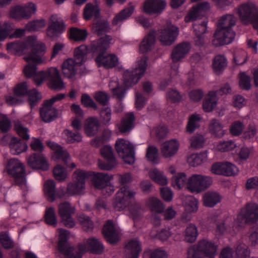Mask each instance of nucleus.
I'll list each match as a JSON object with an SVG mask.
<instances>
[{
	"label": "nucleus",
	"instance_id": "nucleus-1",
	"mask_svg": "<svg viewBox=\"0 0 258 258\" xmlns=\"http://www.w3.org/2000/svg\"><path fill=\"white\" fill-rule=\"evenodd\" d=\"M217 231L220 234H229L234 235L243 229L245 225L253 223L258 221V204L255 203H247L241 208L236 219L228 216L221 221H217Z\"/></svg>",
	"mask_w": 258,
	"mask_h": 258
},
{
	"label": "nucleus",
	"instance_id": "nucleus-2",
	"mask_svg": "<svg viewBox=\"0 0 258 258\" xmlns=\"http://www.w3.org/2000/svg\"><path fill=\"white\" fill-rule=\"evenodd\" d=\"M236 19L233 15L227 14L219 20L218 29L216 31L212 40L215 46H222L231 43L235 36L232 27L236 23Z\"/></svg>",
	"mask_w": 258,
	"mask_h": 258
},
{
	"label": "nucleus",
	"instance_id": "nucleus-3",
	"mask_svg": "<svg viewBox=\"0 0 258 258\" xmlns=\"http://www.w3.org/2000/svg\"><path fill=\"white\" fill-rule=\"evenodd\" d=\"M117 176L120 188L116 192L112 204L116 210L120 211L129 206V172Z\"/></svg>",
	"mask_w": 258,
	"mask_h": 258
},
{
	"label": "nucleus",
	"instance_id": "nucleus-4",
	"mask_svg": "<svg viewBox=\"0 0 258 258\" xmlns=\"http://www.w3.org/2000/svg\"><path fill=\"white\" fill-rule=\"evenodd\" d=\"M237 13L243 24H251L258 34V8L255 4L247 2L240 5L237 8Z\"/></svg>",
	"mask_w": 258,
	"mask_h": 258
},
{
	"label": "nucleus",
	"instance_id": "nucleus-5",
	"mask_svg": "<svg viewBox=\"0 0 258 258\" xmlns=\"http://www.w3.org/2000/svg\"><path fill=\"white\" fill-rule=\"evenodd\" d=\"M5 169L8 174L14 178L15 185L22 186L26 184L25 167L19 160L13 158L8 160Z\"/></svg>",
	"mask_w": 258,
	"mask_h": 258
},
{
	"label": "nucleus",
	"instance_id": "nucleus-6",
	"mask_svg": "<svg viewBox=\"0 0 258 258\" xmlns=\"http://www.w3.org/2000/svg\"><path fill=\"white\" fill-rule=\"evenodd\" d=\"M213 183L209 176L201 174H193L187 180L186 188L192 193L199 194L208 188Z\"/></svg>",
	"mask_w": 258,
	"mask_h": 258
},
{
	"label": "nucleus",
	"instance_id": "nucleus-7",
	"mask_svg": "<svg viewBox=\"0 0 258 258\" xmlns=\"http://www.w3.org/2000/svg\"><path fill=\"white\" fill-rule=\"evenodd\" d=\"M92 173L91 171L77 169L73 174V181L68 184L66 192L71 196L80 195L85 187V179L89 178Z\"/></svg>",
	"mask_w": 258,
	"mask_h": 258
},
{
	"label": "nucleus",
	"instance_id": "nucleus-8",
	"mask_svg": "<svg viewBox=\"0 0 258 258\" xmlns=\"http://www.w3.org/2000/svg\"><path fill=\"white\" fill-rule=\"evenodd\" d=\"M112 39L111 36L105 35L104 37L91 41L89 45H87L89 53L93 57H101L103 55L105 54L107 49L109 48Z\"/></svg>",
	"mask_w": 258,
	"mask_h": 258
},
{
	"label": "nucleus",
	"instance_id": "nucleus-9",
	"mask_svg": "<svg viewBox=\"0 0 258 258\" xmlns=\"http://www.w3.org/2000/svg\"><path fill=\"white\" fill-rule=\"evenodd\" d=\"M93 173L90 177H92V184L98 189H105L108 195H110L114 191L113 186L110 185V181L113 179V176L107 173L92 172Z\"/></svg>",
	"mask_w": 258,
	"mask_h": 258
},
{
	"label": "nucleus",
	"instance_id": "nucleus-10",
	"mask_svg": "<svg viewBox=\"0 0 258 258\" xmlns=\"http://www.w3.org/2000/svg\"><path fill=\"white\" fill-rule=\"evenodd\" d=\"M101 156L106 162L98 160V167L103 170H111L116 165V159L113 154V149L109 145H104L100 150Z\"/></svg>",
	"mask_w": 258,
	"mask_h": 258
},
{
	"label": "nucleus",
	"instance_id": "nucleus-11",
	"mask_svg": "<svg viewBox=\"0 0 258 258\" xmlns=\"http://www.w3.org/2000/svg\"><path fill=\"white\" fill-rule=\"evenodd\" d=\"M66 24L63 20L58 21L56 15L51 16L48 21V27L46 29V35L51 39L58 38L65 31Z\"/></svg>",
	"mask_w": 258,
	"mask_h": 258
},
{
	"label": "nucleus",
	"instance_id": "nucleus-12",
	"mask_svg": "<svg viewBox=\"0 0 258 258\" xmlns=\"http://www.w3.org/2000/svg\"><path fill=\"white\" fill-rule=\"evenodd\" d=\"M27 165L32 169L46 171L49 169V164L45 155L41 152L31 154L27 158Z\"/></svg>",
	"mask_w": 258,
	"mask_h": 258
},
{
	"label": "nucleus",
	"instance_id": "nucleus-13",
	"mask_svg": "<svg viewBox=\"0 0 258 258\" xmlns=\"http://www.w3.org/2000/svg\"><path fill=\"white\" fill-rule=\"evenodd\" d=\"M101 232L106 241L111 245H116L120 240L112 220H107L105 222Z\"/></svg>",
	"mask_w": 258,
	"mask_h": 258
},
{
	"label": "nucleus",
	"instance_id": "nucleus-14",
	"mask_svg": "<svg viewBox=\"0 0 258 258\" xmlns=\"http://www.w3.org/2000/svg\"><path fill=\"white\" fill-rule=\"evenodd\" d=\"M178 34V28L170 24L160 30L159 40L163 45H170L175 41Z\"/></svg>",
	"mask_w": 258,
	"mask_h": 258
},
{
	"label": "nucleus",
	"instance_id": "nucleus-15",
	"mask_svg": "<svg viewBox=\"0 0 258 258\" xmlns=\"http://www.w3.org/2000/svg\"><path fill=\"white\" fill-rule=\"evenodd\" d=\"M210 9L208 2L201 3L192 7L184 17V21L189 23L197 20L203 16Z\"/></svg>",
	"mask_w": 258,
	"mask_h": 258
},
{
	"label": "nucleus",
	"instance_id": "nucleus-16",
	"mask_svg": "<svg viewBox=\"0 0 258 258\" xmlns=\"http://www.w3.org/2000/svg\"><path fill=\"white\" fill-rule=\"evenodd\" d=\"M191 46L187 41L177 44L172 49L170 57L173 62H178L184 59L189 53Z\"/></svg>",
	"mask_w": 258,
	"mask_h": 258
},
{
	"label": "nucleus",
	"instance_id": "nucleus-17",
	"mask_svg": "<svg viewBox=\"0 0 258 258\" xmlns=\"http://www.w3.org/2000/svg\"><path fill=\"white\" fill-rule=\"evenodd\" d=\"M148 57L142 56L137 61V66L130 75V86L136 84L144 74L147 67Z\"/></svg>",
	"mask_w": 258,
	"mask_h": 258
},
{
	"label": "nucleus",
	"instance_id": "nucleus-18",
	"mask_svg": "<svg viewBox=\"0 0 258 258\" xmlns=\"http://www.w3.org/2000/svg\"><path fill=\"white\" fill-rule=\"evenodd\" d=\"M164 0H146L143 6V11L149 15L159 14L165 8Z\"/></svg>",
	"mask_w": 258,
	"mask_h": 258
},
{
	"label": "nucleus",
	"instance_id": "nucleus-19",
	"mask_svg": "<svg viewBox=\"0 0 258 258\" xmlns=\"http://www.w3.org/2000/svg\"><path fill=\"white\" fill-rule=\"evenodd\" d=\"M46 103L43 102L39 109V114L41 120L45 122L49 123L58 117V110L52 106H46Z\"/></svg>",
	"mask_w": 258,
	"mask_h": 258
},
{
	"label": "nucleus",
	"instance_id": "nucleus-20",
	"mask_svg": "<svg viewBox=\"0 0 258 258\" xmlns=\"http://www.w3.org/2000/svg\"><path fill=\"white\" fill-rule=\"evenodd\" d=\"M100 127L101 124L97 117H89L85 120L84 123V133L88 137H95L99 132Z\"/></svg>",
	"mask_w": 258,
	"mask_h": 258
},
{
	"label": "nucleus",
	"instance_id": "nucleus-21",
	"mask_svg": "<svg viewBox=\"0 0 258 258\" xmlns=\"http://www.w3.org/2000/svg\"><path fill=\"white\" fill-rule=\"evenodd\" d=\"M46 51V47L43 42L37 43L32 47L31 51L29 52L24 59L27 62H41V55Z\"/></svg>",
	"mask_w": 258,
	"mask_h": 258
},
{
	"label": "nucleus",
	"instance_id": "nucleus-22",
	"mask_svg": "<svg viewBox=\"0 0 258 258\" xmlns=\"http://www.w3.org/2000/svg\"><path fill=\"white\" fill-rule=\"evenodd\" d=\"M196 244L204 257L215 255L217 253L218 246L211 240L204 238L199 240Z\"/></svg>",
	"mask_w": 258,
	"mask_h": 258
},
{
	"label": "nucleus",
	"instance_id": "nucleus-23",
	"mask_svg": "<svg viewBox=\"0 0 258 258\" xmlns=\"http://www.w3.org/2000/svg\"><path fill=\"white\" fill-rule=\"evenodd\" d=\"M71 125L76 131L75 132H73L68 129L64 130V133L67 137L69 143L73 144L75 142L80 143L82 142V136L78 132L81 129V120L76 117L72 121Z\"/></svg>",
	"mask_w": 258,
	"mask_h": 258
},
{
	"label": "nucleus",
	"instance_id": "nucleus-24",
	"mask_svg": "<svg viewBox=\"0 0 258 258\" xmlns=\"http://www.w3.org/2000/svg\"><path fill=\"white\" fill-rule=\"evenodd\" d=\"M95 61L98 67H103L105 69H111L115 67L118 62L117 56L114 53H107L101 57H95Z\"/></svg>",
	"mask_w": 258,
	"mask_h": 258
},
{
	"label": "nucleus",
	"instance_id": "nucleus-25",
	"mask_svg": "<svg viewBox=\"0 0 258 258\" xmlns=\"http://www.w3.org/2000/svg\"><path fill=\"white\" fill-rule=\"evenodd\" d=\"M179 147V144L177 140L172 139L167 141L161 145V154L165 158H171L177 153Z\"/></svg>",
	"mask_w": 258,
	"mask_h": 258
},
{
	"label": "nucleus",
	"instance_id": "nucleus-26",
	"mask_svg": "<svg viewBox=\"0 0 258 258\" xmlns=\"http://www.w3.org/2000/svg\"><path fill=\"white\" fill-rule=\"evenodd\" d=\"M115 149L119 156L123 159L126 164H129V141L122 138L118 139L115 144Z\"/></svg>",
	"mask_w": 258,
	"mask_h": 258
},
{
	"label": "nucleus",
	"instance_id": "nucleus-27",
	"mask_svg": "<svg viewBox=\"0 0 258 258\" xmlns=\"http://www.w3.org/2000/svg\"><path fill=\"white\" fill-rule=\"evenodd\" d=\"M47 145L51 149L55 151L54 155L55 159H61L64 165L67 166L68 160L70 158L68 152L66 150H63L60 145L54 142L49 141L47 142Z\"/></svg>",
	"mask_w": 258,
	"mask_h": 258
},
{
	"label": "nucleus",
	"instance_id": "nucleus-28",
	"mask_svg": "<svg viewBox=\"0 0 258 258\" xmlns=\"http://www.w3.org/2000/svg\"><path fill=\"white\" fill-rule=\"evenodd\" d=\"M156 31L151 30L141 41L139 50L142 53H147L151 51L155 43Z\"/></svg>",
	"mask_w": 258,
	"mask_h": 258
},
{
	"label": "nucleus",
	"instance_id": "nucleus-29",
	"mask_svg": "<svg viewBox=\"0 0 258 258\" xmlns=\"http://www.w3.org/2000/svg\"><path fill=\"white\" fill-rule=\"evenodd\" d=\"M88 251L92 254H101L104 251L103 243L98 239L92 237L89 238L86 242Z\"/></svg>",
	"mask_w": 258,
	"mask_h": 258
},
{
	"label": "nucleus",
	"instance_id": "nucleus-30",
	"mask_svg": "<svg viewBox=\"0 0 258 258\" xmlns=\"http://www.w3.org/2000/svg\"><path fill=\"white\" fill-rule=\"evenodd\" d=\"M89 51L86 45L82 44L76 47L74 51L75 61L77 65L81 66L87 60V54Z\"/></svg>",
	"mask_w": 258,
	"mask_h": 258
},
{
	"label": "nucleus",
	"instance_id": "nucleus-31",
	"mask_svg": "<svg viewBox=\"0 0 258 258\" xmlns=\"http://www.w3.org/2000/svg\"><path fill=\"white\" fill-rule=\"evenodd\" d=\"M27 47V45L24 41L16 40L7 44V50L10 54L15 55H21L23 51Z\"/></svg>",
	"mask_w": 258,
	"mask_h": 258
},
{
	"label": "nucleus",
	"instance_id": "nucleus-32",
	"mask_svg": "<svg viewBox=\"0 0 258 258\" xmlns=\"http://www.w3.org/2000/svg\"><path fill=\"white\" fill-rule=\"evenodd\" d=\"M122 78L124 86L117 85L112 89L113 94L116 95L117 98L119 99L124 97L126 90L129 88V69L124 72Z\"/></svg>",
	"mask_w": 258,
	"mask_h": 258
},
{
	"label": "nucleus",
	"instance_id": "nucleus-33",
	"mask_svg": "<svg viewBox=\"0 0 258 258\" xmlns=\"http://www.w3.org/2000/svg\"><path fill=\"white\" fill-rule=\"evenodd\" d=\"M217 93L210 91L206 96L203 103V108L205 112H209L213 110L217 104Z\"/></svg>",
	"mask_w": 258,
	"mask_h": 258
},
{
	"label": "nucleus",
	"instance_id": "nucleus-34",
	"mask_svg": "<svg viewBox=\"0 0 258 258\" xmlns=\"http://www.w3.org/2000/svg\"><path fill=\"white\" fill-rule=\"evenodd\" d=\"M210 133L214 137L218 138L223 137L226 133L221 122L216 118L212 119L208 126Z\"/></svg>",
	"mask_w": 258,
	"mask_h": 258
},
{
	"label": "nucleus",
	"instance_id": "nucleus-35",
	"mask_svg": "<svg viewBox=\"0 0 258 258\" xmlns=\"http://www.w3.org/2000/svg\"><path fill=\"white\" fill-rule=\"evenodd\" d=\"M221 201V196L215 191L210 190L203 196V204L208 207H213Z\"/></svg>",
	"mask_w": 258,
	"mask_h": 258
},
{
	"label": "nucleus",
	"instance_id": "nucleus-36",
	"mask_svg": "<svg viewBox=\"0 0 258 258\" xmlns=\"http://www.w3.org/2000/svg\"><path fill=\"white\" fill-rule=\"evenodd\" d=\"M199 231L197 227L194 224H189L182 233L184 240L188 243H193L197 239Z\"/></svg>",
	"mask_w": 258,
	"mask_h": 258
},
{
	"label": "nucleus",
	"instance_id": "nucleus-37",
	"mask_svg": "<svg viewBox=\"0 0 258 258\" xmlns=\"http://www.w3.org/2000/svg\"><path fill=\"white\" fill-rule=\"evenodd\" d=\"M76 61L70 58L65 60L61 64L62 72L64 76L71 79L77 74V70L75 68Z\"/></svg>",
	"mask_w": 258,
	"mask_h": 258
},
{
	"label": "nucleus",
	"instance_id": "nucleus-38",
	"mask_svg": "<svg viewBox=\"0 0 258 258\" xmlns=\"http://www.w3.org/2000/svg\"><path fill=\"white\" fill-rule=\"evenodd\" d=\"M93 16L95 19H99L100 17V9L97 5L94 6L92 3H88L84 9L83 18L85 20H89Z\"/></svg>",
	"mask_w": 258,
	"mask_h": 258
},
{
	"label": "nucleus",
	"instance_id": "nucleus-39",
	"mask_svg": "<svg viewBox=\"0 0 258 258\" xmlns=\"http://www.w3.org/2000/svg\"><path fill=\"white\" fill-rule=\"evenodd\" d=\"M68 35L69 39L74 41H83L87 38L88 33L86 29L72 27L68 31Z\"/></svg>",
	"mask_w": 258,
	"mask_h": 258
},
{
	"label": "nucleus",
	"instance_id": "nucleus-40",
	"mask_svg": "<svg viewBox=\"0 0 258 258\" xmlns=\"http://www.w3.org/2000/svg\"><path fill=\"white\" fill-rule=\"evenodd\" d=\"M149 177L155 182L161 185H165L168 183V178L164 173L157 168L151 169L149 172Z\"/></svg>",
	"mask_w": 258,
	"mask_h": 258
},
{
	"label": "nucleus",
	"instance_id": "nucleus-41",
	"mask_svg": "<svg viewBox=\"0 0 258 258\" xmlns=\"http://www.w3.org/2000/svg\"><path fill=\"white\" fill-rule=\"evenodd\" d=\"M146 204L151 211L155 214L162 213L165 208L163 203L156 197L150 198L147 201Z\"/></svg>",
	"mask_w": 258,
	"mask_h": 258
},
{
	"label": "nucleus",
	"instance_id": "nucleus-42",
	"mask_svg": "<svg viewBox=\"0 0 258 258\" xmlns=\"http://www.w3.org/2000/svg\"><path fill=\"white\" fill-rule=\"evenodd\" d=\"M27 96V102L31 110H32L35 106L38 105L42 98L41 93L35 88L29 90V93Z\"/></svg>",
	"mask_w": 258,
	"mask_h": 258
},
{
	"label": "nucleus",
	"instance_id": "nucleus-43",
	"mask_svg": "<svg viewBox=\"0 0 258 258\" xmlns=\"http://www.w3.org/2000/svg\"><path fill=\"white\" fill-rule=\"evenodd\" d=\"M188 178L184 172L175 174L171 179V185L175 189H180L184 186L186 187Z\"/></svg>",
	"mask_w": 258,
	"mask_h": 258
},
{
	"label": "nucleus",
	"instance_id": "nucleus-44",
	"mask_svg": "<svg viewBox=\"0 0 258 258\" xmlns=\"http://www.w3.org/2000/svg\"><path fill=\"white\" fill-rule=\"evenodd\" d=\"M55 182L53 180H47L44 185L43 191L47 200L53 202L55 200Z\"/></svg>",
	"mask_w": 258,
	"mask_h": 258
},
{
	"label": "nucleus",
	"instance_id": "nucleus-45",
	"mask_svg": "<svg viewBox=\"0 0 258 258\" xmlns=\"http://www.w3.org/2000/svg\"><path fill=\"white\" fill-rule=\"evenodd\" d=\"M60 233L58 236V242L57 243V249L60 252L68 249L71 246L68 242L69 239L70 232L66 229H60Z\"/></svg>",
	"mask_w": 258,
	"mask_h": 258
},
{
	"label": "nucleus",
	"instance_id": "nucleus-46",
	"mask_svg": "<svg viewBox=\"0 0 258 258\" xmlns=\"http://www.w3.org/2000/svg\"><path fill=\"white\" fill-rule=\"evenodd\" d=\"M77 220L84 231H92L94 229V222L89 216L82 213L77 216Z\"/></svg>",
	"mask_w": 258,
	"mask_h": 258
},
{
	"label": "nucleus",
	"instance_id": "nucleus-47",
	"mask_svg": "<svg viewBox=\"0 0 258 258\" xmlns=\"http://www.w3.org/2000/svg\"><path fill=\"white\" fill-rule=\"evenodd\" d=\"M54 76L50 79L49 88L54 90H60L64 87V83L57 69L53 70Z\"/></svg>",
	"mask_w": 258,
	"mask_h": 258
},
{
	"label": "nucleus",
	"instance_id": "nucleus-48",
	"mask_svg": "<svg viewBox=\"0 0 258 258\" xmlns=\"http://www.w3.org/2000/svg\"><path fill=\"white\" fill-rule=\"evenodd\" d=\"M93 30V32L99 36L108 33L110 28L109 23L107 20H99L95 23Z\"/></svg>",
	"mask_w": 258,
	"mask_h": 258
},
{
	"label": "nucleus",
	"instance_id": "nucleus-49",
	"mask_svg": "<svg viewBox=\"0 0 258 258\" xmlns=\"http://www.w3.org/2000/svg\"><path fill=\"white\" fill-rule=\"evenodd\" d=\"M213 68L217 74H220L226 67L227 60L223 55H216L213 61Z\"/></svg>",
	"mask_w": 258,
	"mask_h": 258
},
{
	"label": "nucleus",
	"instance_id": "nucleus-50",
	"mask_svg": "<svg viewBox=\"0 0 258 258\" xmlns=\"http://www.w3.org/2000/svg\"><path fill=\"white\" fill-rule=\"evenodd\" d=\"M216 149L221 152H229L236 147L235 143L232 140L221 141L215 144Z\"/></svg>",
	"mask_w": 258,
	"mask_h": 258
},
{
	"label": "nucleus",
	"instance_id": "nucleus-51",
	"mask_svg": "<svg viewBox=\"0 0 258 258\" xmlns=\"http://www.w3.org/2000/svg\"><path fill=\"white\" fill-rule=\"evenodd\" d=\"M142 251V243L138 238L130 239V258H139Z\"/></svg>",
	"mask_w": 258,
	"mask_h": 258
},
{
	"label": "nucleus",
	"instance_id": "nucleus-52",
	"mask_svg": "<svg viewBox=\"0 0 258 258\" xmlns=\"http://www.w3.org/2000/svg\"><path fill=\"white\" fill-rule=\"evenodd\" d=\"M75 212V208L68 202L60 203L58 206V214L60 218L70 216Z\"/></svg>",
	"mask_w": 258,
	"mask_h": 258
},
{
	"label": "nucleus",
	"instance_id": "nucleus-53",
	"mask_svg": "<svg viewBox=\"0 0 258 258\" xmlns=\"http://www.w3.org/2000/svg\"><path fill=\"white\" fill-rule=\"evenodd\" d=\"M111 109L109 107H104L99 111V122L100 124L103 125H109L111 124Z\"/></svg>",
	"mask_w": 258,
	"mask_h": 258
},
{
	"label": "nucleus",
	"instance_id": "nucleus-54",
	"mask_svg": "<svg viewBox=\"0 0 258 258\" xmlns=\"http://www.w3.org/2000/svg\"><path fill=\"white\" fill-rule=\"evenodd\" d=\"M206 140L204 136L201 134H196L189 139L190 147L194 149H199L204 147Z\"/></svg>",
	"mask_w": 258,
	"mask_h": 258
},
{
	"label": "nucleus",
	"instance_id": "nucleus-55",
	"mask_svg": "<svg viewBox=\"0 0 258 258\" xmlns=\"http://www.w3.org/2000/svg\"><path fill=\"white\" fill-rule=\"evenodd\" d=\"M46 24L44 19H37L29 22L25 26V29L29 32H37L43 28Z\"/></svg>",
	"mask_w": 258,
	"mask_h": 258
},
{
	"label": "nucleus",
	"instance_id": "nucleus-56",
	"mask_svg": "<svg viewBox=\"0 0 258 258\" xmlns=\"http://www.w3.org/2000/svg\"><path fill=\"white\" fill-rule=\"evenodd\" d=\"M14 96L19 98L27 96L29 93L28 86L26 82H23L17 84L13 89Z\"/></svg>",
	"mask_w": 258,
	"mask_h": 258
},
{
	"label": "nucleus",
	"instance_id": "nucleus-57",
	"mask_svg": "<svg viewBox=\"0 0 258 258\" xmlns=\"http://www.w3.org/2000/svg\"><path fill=\"white\" fill-rule=\"evenodd\" d=\"M201 119L202 117L200 114H194L191 115L189 118L186 126L187 132L190 134L193 133L197 128L200 126L199 122Z\"/></svg>",
	"mask_w": 258,
	"mask_h": 258
},
{
	"label": "nucleus",
	"instance_id": "nucleus-58",
	"mask_svg": "<svg viewBox=\"0 0 258 258\" xmlns=\"http://www.w3.org/2000/svg\"><path fill=\"white\" fill-rule=\"evenodd\" d=\"M14 130L23 140L27 141L30 139V136L28 134V128L24 127L20 121L17 120L15 122Z\"/></svg>",
	"mask_w": 258,
	"mask_h": 258
},
{
	"label": "nucleus",
	"instance_id": "nucleus-59",
	"mask_svg": "<svg viewBox=\"0 0 258 258\" xmlns=\"http://www.w3.org/2000/svg\"><path fill=\"white\" fill-rule=\"evenodd\" d=\"M44 218V221L47 224L52 226L56 225L57 220L53 207H50L46 209Z\"/></svg>",
	"mask_w": 258,
	"mask_h": 258
},
{
	"label": "nucleus",
	"instance_id": "nucleus-60",
	"mask_svg": "<svg viewBox=\"0 0 258 258\" xmlns=\"http://www.w3.org/2000/svg\"><path fill=\"white\" fill-rule=\"evenodd\" d=\"M167 252L161 248L149 249L143 253V258H167Z\"/></svg>",
	"mask_w": 258,
	"mask_h": 258
},
{
	"label": "nucleus",
	"instance_id": "nucleus-61",
	"mask_svg": "<svg viewBox=\"0 0 258 258\" xmlns=\"http://www.w3.org/2000/svg\"><path fill=\"white\" fill-rule=\"evenodd\" d=\"M129 18V7L122 10L117 14L113 18L111 24L113 26H116L118 23H121Z\"/></svg>",
	"mask_w": 258,
	"mask_h": 258
},
{
	"label": "nucleus",
	"instance_id": "nucleus-62",
	"mask_svg": "<svg viewBox=\"0 0 258 258\" xmlns=\"http://www.w3.org/2000/svg\"><path fill=\"white\" fill-rule=\"evenodd\" d=\"M0 242L6 249H10L15 246L13 240L10 238L7 232H2L0 233Z\"/></svg>",
	"mask_w": 258,
	"mask_h": 258
},
{
	"label": "nucleus",
	"instance_id": "nucleus-63",
	"mask_svg": "<svg viewBox=\"0 0 258 258\" xmlns=\"http://www.w3.org/2000/svg\"><path fill=\"white\" fill-rule=\"evenodd\" d=\"M235 255L236 258H249L250 251L248 246L243 243L238 244L235 249Z\"/></svg>",
	"mask_w": 258,
	"mask_h": 258
},
{
	"label": "nucleus",
	"instance_id": "nucleus-64",
	"mask_svg": "<svg viewBox=\"0 0 258 258\" xmlns=\"http://www.w3.org/2000/svg\"><path fill=\"white\" fill-rule=\"evenodd\" d=\"M53 174L55 179L62 181L65 180L67 176V172L65 167L58 164L53 169Z\"/></svg>",
	"mask_w": 258,
	"mask_h": 258
}]
</instances>
